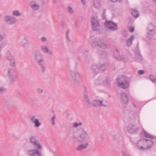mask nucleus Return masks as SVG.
Masks as SVG:
<instances>
[{
    "mask_svg": "<svg viewBox=\"0 0 156 156\" xmlns=\"http://www.w3.org/2000/svg\"><path fill=\"white\" fill-rule=\"evenodd\" d=\"M105 26L109 30L114 31L118 29L117 24L112 21H108L105 23Z\"/></svg>",
    "mask_w": 156,
    "mask_h": 156,
    "instance_id": "7",
    "label": "nucleus"
},
{
    "mask_svg": "<svg viewBox=\"0 0 156 156\" xmlns=\"http://www.w3.org/2000/svg\"><path fill=\"white\" fill-rule=\"evenodd\" d=\"M4 20L8 23L10 25L15 23L17 21L16 19L14 17L9 16H5Z\"/></svg>",
    "mask_w": 156,
    "mask_h": 156,
    "instance_id": "14",
    "label": "nucleus"
},
{
    "mask_svg": "<svg viewBox=\"0 0 156 156\" xmlns=\"http://www.w3.org/2000/svg\"><path fill=\"white\" fill-rule=\"evenodd\" d=\"M81 2L83 4V5H85L86 2L85 0H81Z\"/></svg>",
    "mask_w": 156,
    "mask_h": 156,
    "instance_id": "53",
    "label": "nucleus"
},
{
    "mask_svg": "<svg viewBox=\"0 0 156 156\" xmlns=\"http://www.w3.org/2000/svg\"><path fill=\"white\" fill-rule=\"evenodd\" d=\"M116 50L117 53V54H118V55H119V50L118 49L116 48Z\"/></svg>",
    "mask_w": 156,
    "mask_h": 156,
    "instance_id": "57",
    "label": "nucleus"
},
{
    "mask_svg": "<svg viewBox=\"0 0 156 156\" xmlns=\"http://www.w3.org/2000/svg\"><path fill=\"white\" fill-rule=\"evenodd\" d=\"M112 2H116L118 1H119V2H122L123 0H110Z\"/></svg>",
    "mask_w": 156,
    "mask_h": 156,
    "instance_id": "50",
    "label": "nucleus"
},
{
    "mask_svg": "<svg viewBox=\"0 0 156 156\" xmlns=\"http://www.w3.org/2000/svg\"><path fill=\"white\" fill-rule=\"evenodd\" d=\"M30 5L31 8L33 10H37L40 7V6L38 4H36L34 1H33L30 2Z\"/></svg>",
    "mask_w": 156,
    "mask_h": 156,
    "instance_id": "20",
    "label": "nucleus"
},
{
    "mask_svg": "<svg viewBox=\"0 0 156 156\" xmlns=\"http://www.w3.org/2000/svg\"><path fill=\"white\" fill-rule=\"evenodd\" d=\"M4 38V37L3 36L0 34V41H2Z\"/></svg>",
    "mask_w": 156,
    "mask_h": 156,
    "instance_id": "52",
    "label": "nucleus"
},
{
    "mask_svg": "<svg viewBox=\"0 0 156 156\" xmlns=\"http://www.w3.org/2000/svg\"><path fill=\"white\" fill-rule=\"evenodd\" d=\"M138 73L140 75H144L145 74V71L144 70H140L138 71Z\"/></svg>",
    "mask_w": 156,
    "mask_h": 156,
    "instance_id": "40",
    "label": "nucleus"
},
{
    "mask_svg": "<svg viewBox=\"0 0 156 156\" xmlns=\"http://www.w3.org/2000/svg\"><path fill=\"white\" fill-rule=\"evenodd\" d=\"M148 30L147 37L148 39H151L153 37L155 33V27L152 23L149 24L148 27L147 28Z\"/></svg>",
    "mask_w": 156,
    "mask_h": 156,
    "instance_id": "8",
    "label": "nucleus"
},
{
    "mask_svg": "<svg viewBox=\"0 0 156 156\" xmlns=\"http://www.w3.org/2000/svg\"><path fill=\"white\" fill-rule=\"evenodd\" d=\"M30 142L35 147H36L37 149H41L42 146L39 141L36 139L34 136H32L30 138Z\"/></svg>",
    "mask_w": 156,
    "mask_h": 156,
    "instance_id": "9",
    "label": "nucleus"
},
{
    "mask_svg": "<svg viewBox=\"0 0 156 156\" xmlns=\"http://www.w3.org/2000/svg\"><path fill=\"white\" fill-rule=\"evenodd\" d=\"M61 26H62V28H64L65 27V23L64 22V21H61Z\"/></svg>",
    "mask_w": 156,
    "mask_h": 156,
    "instance_id": "48",
    "label": "nucleus"
},
{
    "mask_svg": "<svg viewBox=\"0 0 156 156\" xmlns=\"http://www.w3.org/2000/svg\"><path fill=\"white\" fill-rule=\"evenodd\" d=\"M134 38V36L132 35L130 38L127 40V45L128 47L130 46L132 44Z\"/></svg>",
    "mask_w": 156,
    "mask_h": 156,
    "instance_id": "24",
    "label": "nucleus"
},
{
    "mask_svg": "<svg viewBox=\"0 0 156 156\" xmlns=\"http://www.w3.org/2000/svg\"><path fill=\"white\" fill-rule=\"evenodd\" d=\"M112 68L113 69V70H114L115 69V66L112 64Z\"/></svg>",
    "mask_w": 156,
    "mask_h": 156,
    "instance_id": "59",
    "label": "nucleus"
},
{
    "mask_svg": "<svg viewBox=\"0 0 156 156\" xmlns=\"http://www.w3.org/2000/svg\"><path fill=\"white\" fill-rule=\"evenodd\" d=\"M37 91L39 93H42L43 92V90L41 88H38L37 89Z\"/></svg>",
    "mask_w": 156,
    "mask_h": 156,
    "instance_id": "46",
    "label": "nucleus"
},
{
    "mask_svg": "<svg viewBox=\"0 0 156 156\" xmlns=\"http://www.w3.org/2000/svg\"><path fill=\"white\" fill-rule=\"evenodd\" d=\"M35 116L32 117L30 119V120L32 123L34 124L35 127H38L41 125V123L39 122L38 119H35Z\"/></svg>",
    "mask_w": 156,
    "mask_h": 156,
    "instance_id": "18",
    "label": "nucleus"
},
{
    "mask_svg": "<svg viewBox=\"0 0 156 156\" xmlns=\"http://www.w3.org/2000/svg\"><path fill=\"white\" fill-rule=\"evenodd\" d=\"M138 127L136 125L132 124L129 125L127 127L128 131L131 133H136L138 131Z\"/></svg>",
    "mask_w": 156,
    "mask_h": 156,
    "instance_id": "13",
    "label": "nucleus"
},
{
    "mask_svg": "<svg viewBox=\"0 0 156 156\" xmlns=\"http://www.w3.org/2000/svg\"><path fill=\"white\" fill-rule=\"evenodd\" d=\"M41 49L44 52L46 53L48 52V49L46 46H41Z\"/></svg>",
    "mask_w": 156,
    "mask_h": 156,
    "instance_id": "34",
    "label": "nucleus"
},
{
    "mask_svg": "<svg viewBox=\"0 0 156 156\" xmlns=\"http://www.w3.org/2000/svg\"><path fill=\"white\" fill-rule=\"evenodd\" d=\"M79 18L81 20V21H82L83 20V18L82 17V16H80L79 17Z\"/></svg>",
    "mask_w": 156,
    "mask_h": 156,
    "instance_id": "61",
    "label": "nucleus"
},
{
    "mask_svg": "<svg viewBox=\"0 0 156 156\" xmlns=\"http://www.w3.org/2000/svg\"><path fill=\"white\" fill-rule=\"evenodd\" d=\"M78 126V123L77 122H75L73 123V128H75L77 127Z\"/></svg>",
    "mask_w": 156,
    "mask_h": 156,
    "instance_id": "45",
    "label": "nucleus"
},
{
    "mask_svg": "<svg viewBox=\"0 0 156 156\" xmlns=\"http://www.w3.org/2000/svg\"><path fill=\"white\" fill-rule=\"evenodd\" d=\"M77 59L79 61L81 62V59L80 57H78Z\"/></svg>",
    "mask_w": 156,
    "mask_h": 156,
    "instance_id": "60",
    "label": "nucleus"
},
{
    "mask_svg": "<svg viewBox=\"0 0 156 156\" xmlns=\"http://www.w3.org/2000/svg\"><path fill=\"white\" fill-rule=\"evenodd\" d=\"M101 77H99L98 79L95 81V83L97 85L100 84L102 82Z\"/></svg>",
    "mask_w": 156,
    "mask_h": 156,
    "instance_id": "33",
    "label": "nucleus"
},
{
    "mask_svg": "<svg viewBox=\"0 0 156 156\" xmlns=\"http://www.w3.org/2000/svg\"><path fill=\"white\" fill-rule=\"evenodd\" d=\"M117 82L119 87L122 89H126L129 87V82L128 81L126 78L124 76L118 77Z\"/></svg>",
    "mask_w": 156,
    "mask_h": 156,
    "instance_id": "4",
    "label": "nucleus"
},
{
    "mask_svg": "<svg viewBox=\"0 0 156 156\" xmlns=\"http://www.w3.org/2000/svg\"><path fill=\"white\" fill-rule=\"evenodd\" d=\"M105 14H102V16L103 19H105Z\"/></svg>",
    "mask_w": 156,
    "mask_h": 156,
    "instance_id": "54",
    "label": "nucleus"
},
{
    "mask_svg": "<svg viewBox=\"0 0 156 156\" xmlns=\"http://www.w3.org/2000/svg\"><path fill=\"white\" fill-rule=\"evenodd\" d=\"M97 46L100 48L103 49H108L109 48V45L105 43L104 40L101 39H99L97 42Z\"/></svg>",
    "mask_w": 156,
    "mask_h": 156,
    "instance_id": "12",
    "label": "nucleus"
},
{
    "mask_svg": "<svg viewBox=\"0 0 156 156\" xmlns=\"http://www.w3.org/2000/svg\"><path fill=\"white\" fill-rule=\"evenodd\" d=\"M100 55L102 57H105L108 55L107 53L105 51H101L100 53Z\"/></svg>",
    "mask_w": 156,
    "mask_h": 156,
    "instance_id": "35",
    "label": "nucleus"
},
{
    "mask_svg": "<svg viewBox=\"0 0 156 156\" xmlns=\"http://www.w3.org/2000/svg\"><path fill=\"white\" fill-rule=\"evenodd\" d=\"M92 104L94 107H97L101 106L100 100H94L92 102Z\"/></svg>",
    "mask_w": 156,
    "mask_h": 156,
    "instance_id": "27",
    "label": "nucleus"
},
{
    "mask_svg": "<svg viewBox=\"0 0 156 156\" xmlns=\"http://www.w3.org/2000/svg\"><path fill=\"white\" fill-rule=\"evenodd\" d=\"M75 27H77V22H75Z\"/></svg>",
    "mask_w": 156,
    "mask_h": 156,
    "instance_id": "64",
    "label": "nucleus"
},
{
    "mask_svg": "<svg viewBox=\"0 0 156 156\" xmlns=\"http://www.w3.org/2000/svg\"><path fill=\"white\" fill-rule=\"evenodd\" d=\"M135 61L137 62H140L143 59V58L141 56L139 52H137L135 53Z\"/></svg>",
    "mask_w": 156,
    "mask_h": 156,
    "instance_id": "21",
    "label": "nucleus"
},
{
    "mask_svg": "<svg viewBox=\"0 0 156 156\" xmlns=\"http://www.w3.org/2000/svg\"><path fill=\"white\" fill-rule=\"evenodd\" d=\"M90 38L91 46L94 47H95L96 45L97 39L93 37H90Z\"/></svg>",
    "mask_w": 156,
    "mask_h": 156,
    "instance_id": "25",
    "label": "nucleus"
},
{
    "mask_svg": "<svg viewBox=\"0 0 156 156\" xmlns=\"http://www.w3.org/2000/svg\"><path fill=\"white\" fill-rule=\"evenodd\" d=\"M23 43V44H24L27 43L28 42V38L25 36L24 39L23 41L22 42Z\"/></svg>",
    "mask_w": 156,
    "mask_h": 156,
    "instance_id": "38",
    "label": "nucleus"
},
{
    "mask_svg": "<svg viewBox=\"0 0 156 156\" xmlns=\"http://www.w3.org/2000/svg\"><path fill=\"white\" fill-rule=\"evenodd\" d=\"M55 115L54 116H53L52 118H51V120L52 122V124L53 125H54L55 124Z\"/></svg>",
    "mask_w": 156,
    "mask_h": 156,
    "instance_id": "41",
    "label": "nucleus"
},
{
    "mask_svg": "<svg viewBox=\"0 0 156 156\" xmlns=\"http://www.w3.org/2000/svg\"><path fill=\"white\" fill-rule=\"evenodd\" d=\"M69 30H68L67 31V32H66V35L69 36Z\"/></svg>",
    "mask_w": 156,
    "mask_h": 156,
    "instance_id": "56",
    "label": "nucleus"
},
{
    "mask_svg": "<svg viewBox=\"0 0 156 156\" xmlns=\"http://www.w3.org/2000/svg\"><path fill=\"white\" fill-rule=\"evenodd\" d=\"M129 31L130 32H133L134 31V27H130L129 28Z\"/></svg>",
    "mask_w": 156,
    "mask_h": 156,
    "instance_id": "43",
    "label": "nucleus"
},
{
    "mask_svg": "<svg viewBox=\"0 0 156 156\" xmlns=\"http://www.w3.org/2000/svg\"><path fill=\"white\" fill-rule=\"evenodd\" d=\"M129 96L127 94L125 93H122L121 95V99L122 102L126 104L129 101Z\"/></svg>",
    "mask_w": 156,
    "mask_h": 156,
    "instance_id": "16",
    "label": "nucleus"
},
{
    "mask_svg": "<svg viewBox=\"0 0 156 156\" xmlns=\"http://www.w3.org/2000/svg\"><path fill=\"white\" fill-rule=\"evenodd\" d=\"M78 52H82L83 54L86 57H87L89 54V51L87 49H84L83 47H80L77 49Z\"/></svg>",
    "mask_w": 156,
    "mask_h": 156,
    "instance_id": "19",
    "label": "nucleus"
},
{
    "mask_svg": "<svg viewBox=\"0 0 156 156\" xmlns=\"http://www.w3.org/2000/svg\"><path fill=\"white\" fill-rule=\"evenodd\" d=\"M13 14L14 16H19L21 15V13L19 12V11L18 10L13 11Z\"/></svg>",
    "mask_w": 156,
    "mask_h": 156,
    "instance_id": "36",
    "label": "nucleus"
},
{
    "mask_svg": "<svg viewBox=\"0 0 156 156\" xmlns=\"http://www.w3.org/2000/svg\"><path fill=\"white\" fill-rule=\"evenodd\" d=\"M5 90L6 89L3 87H2L0 88V93H4L5 92Z\"/></svg>",
    "mask_w": 156,
    "mask_h": 156,
    "instance_id": "42",
    "label": "nucleus"
},
{
    "mask_svg": "<svg viewBox=\"0 0 156 156\" xmlns=\"http://www.w3.org/2000/svg\"><path fill=\"white\" fill-rule=\"evenodd\" d=\"M66 40L69 43V42H71V40L69 37V36L66 35Z\"/></svg>",
    "mask_w": 156,
    "mask_h": 156,
    "instance_id": "49",
    "label": "nucleus"
},
{
    "mask_svg": "<svg viewBox=\"0 0 156 156\" xmlns=\"http://www.w3.org/2000/svg\"><path fill=\"white\" fill-rule=\"evenodd\" d=\"M154 142L152 140L143 139L139 140L137 144V148L142 151H145L152 147Z\"/></svg>",
    "mask_w": 156,
    "mask_h": 156,
    "instance_id": "1",
    "label": "nucleus"
},
{
    "mask_svg": "<svg viewBox=\"0 0 156 156\" xmlns=\"http://www.w3.org/2000/svg\"><path fill=\"white\" fill-rule=\"evenodd\" d=\"M105 13H106V10L104 9V10L103 11L102 14H105Z\"/></svg>",
    "mask_w": 156,
    "mask_h": 156,
    "instance_id": "58",
    "label": "nucleus"
},
{
    "mask_svg": "<svg viewBox=\"0 0 156 156\" xmlns=\"http://www.w3.org/2000/svg\"><path fill=\"white\" fill-rule=\"evenodd\" d=\"M101 106L106 107L108 105V102L105 100H100Z\"/></svg>",
    "mask_w": 156,
    "mask_h": 156,
    "instance_id": "31",
    "label": "nucleus"
},
{
    "mask_svg": "<svg viewBox=\"0 0 156 156\" xmlns=\"http://www.w3.org/2000/svg\"><path fill=\"white\" fill-rule=\"evenodd\" d=\"M41 40L44 42H45L47 41V38L45 37H41Z\"/></svg>",
    "mask_w": 156,
    "mask_h": 156,
    "instance_id": "51",
    "label": "nucleus"
},
{
    "mask_svg": "<svg viewBox=\"0 0 156 156\" xmlns=\"http://www.w3.org/2000/svg\"><path fill=\"white\" fill-rule=\"evenodd\" d=\"M38 150L37 149L29 151L28 152L29 155L30 156H42Z\"/></svg>",
    "mask_w": 156,
    "mask_h": 156,
    "instance_id": "17",
    "label": "nucleus"
},
{
    "mask_svg": "<svg viewBox=\"0 0 156 156\" xmlns=\"http://www.w3.org/2000/svg\"><path fill=\"white\" fill-rule=\"evenodd\" d=\"M12 137L15 140H17L19 139V138L17 136H16L14 134H12Z\"/></svg>",
    "mask_w": 156,
    "mask_h": 156,
    "instance_id": "47",
    "label": "nucleus"
},
{
    "mask_svg": "<svg viewBox=\"0 0 156 156\" xmlns=\"http://www.w3.org/2000/svg\"><path fill=\"white\" fill-rule=\"evenodd\" d=\"M132 105L135 107V108L136 107V105H135L134 103H132Z\"/></svg>",
    "mask_w": 156,
    "mask_h": 156,
    "instance_id": "63",
    "label": "nucleus"
},
{
    "mask_svg": "<svg viewBox=\"0 0 156 156\" xmlns=\"http://www.w3.org/2000/svg\"><path fill=\"white\" fill-rule=\"evenodd\" d=\"M131 14L135 18L138 17L139 16L138 11L135 9L131 10Z\"/></svg>",
    "mask_w": 156,
    "mask_h": 156,
    "instance_id": "26",
    "label": "nucleus"
},
{
    "mask_svg": "<svg viewBox=\"0 0 156 156\" xmlns=\"http://www.w3.org/2000/svg\"><path fill=\"white\" fill-rule=\"evenodd\" d=\"M70 73L74 86L75 87H78L80 85V82L77 78L81 77L80 74L78 72L73 70H70Z\"/></svg>",
    "mask_w": 156,
    "mask_h": 156,
    "instance_id": "5",
    "label": "nucleus"
},
{
    "mask_svg": "<svg viewBox=\"0 0 156 156\" xmlns=\"http://www.w3.org/2000/svg\"><path fill=\"white\" fill-rule=\"evenodd\" d=\"M78 126H81L82 125V123L81 122H79V123H78Z\"/></svg>",
    "mask_w": 156,
    "mask_h": 156,
    "instance_id": "55",
    "label": "nucleus"
},
{
    "mask_svg": "<svg viewBox=\"0 0 156 156\" xmlns=\"http://www.w3.org/2000/svg\"><path fill=\"white\" fill-rule=\"evenodd\" d=\"M149 77L150 80L152 82L154 83H156V79L153 75L151 74L150 75Z\"/></svg>",
    "mask_w": 156,
    "mask_h": 156,
    "instance_id": "37",
    "label": "nucleus"
},
{
    "mask_svg": "<svg viewBox=\"0 0 156 156\" xmlns=\"http://www.w3.org/2000/svg\"><path fill=\"white\" fill-rule=\"evenodd\" d=\"M143 132L144 135L145 137L149 138L151 139L154 138V137L150 135L149 133L146 132L145 130H143Z\"/></svg>",
    "mask_w": 156,
    "mask_h": 156,
    "instance_id": "30",
    "label": "nucleus"
},
{
    "mask_svg": "<svg viewBox=\"0 0 156 156\" xmlns=\"http://www.w3.org/2000/svg\"><path fill=\"white\" fill-rule=\"evenodd\" d=\"M6 57L7 59L9 61L14 58L13 56L11 54L10 52L8 51L6 53Z\"/></svg>",
    "mask_w": 156,
    "mask_h": 156,
    "instance_id": "29",
    "label": "nucleus"
},
{
    "mask_svg": "<svg viewBox=\"0 0 156 156\" xmlns=\"http://www.w3.org/2000/svg\"><path fill=\"white\" fill-rule=\"evenodd\" d=\"M15 69L14 68H11L8 69L7 76L9 83L12 84L17 80V76L15 75Z\"/></svg>",
    "mask_w": 156,
    "mask_h": 156,
    "instance_id": "3",
    "label": "nucleus"
},
{
    "mask_svg": "<svg viewBox=\"0 0 156 156\" xmlns=\"http://www.w3.org/2000/svg\"><path fill=\"white\" fill-rule=\"evenodd\" d=\"M115 58L119 60H121L124 62H127L124 56L123 55H119V56H115Z\"/></svg>",
    "mask_w": 156,
    "mask_h": 156,
    "instance_id": "28",
    "label": "nucleus"
},
{
    "mask_svg": "<svg viewBox=\"0 0 156 156\" xmlns=\"http://www.w3.org/2000/svg\"><path fill=\"white\" fill-rule=\"evenodd\" d=\"M87 136V133L83 129L80 131L79 136L76 138L77 140L80 142H83Z\"/></svg>",
    "mask_w": 156,
    "mask_h": 156,
    "instance_id": "10",
    "label": "nucleus"
},
{
    "mask_svg": "<svg viewBox=\"0 0 156 156\" xmlns=\"http://www.w3.org/2000/svg\"><path fill=\"white\" fill-rule=\"evenodd\" d=\"M57 2V0H53V3H56Z\"/></svg>",
    "mask_w": 156,
    "mask_h": 156,
    "instance_id": "62",
    "label": "nucleus"
},
{
    "mask_svg": "<svg viewBox=\"0 0 156 156\" xmlns=\"http://www.w3.org/2000/svg\"><path fill=\"white\" fill-rule=\"evenodd\" d=\"M34 59L35 62L39 66L43 73L45 72L46 69L44 64V59L41 55L39 52H37L34 55Z\"/></svg>",
    "mask_w": 156,
    "mask_h": 156,
    "instance_id": "2",
    "label": "nucleus"
},
{
    "mask_svg": "<svg viewBox=\"0 0 156 156\" xmlns=\"http://www.w3.org/2000/svg\"><path fill=\"white\" fill-rule=\"evenodd\" d=\"M93 5L96 8H99L101 6V0H94Z\"/></svg>",
    "mask_w": 156,
    "mask_h": 156,
    "instance_id": "23",
    "label": "nucleus"
},
{
    "mask_svg": "<svg viewBox=\"0 0 156 156\" xmlns=\"http://www.w3.org/2000/svg\"><path fill=\"white\" fill-rule=\"evenodd\" d=\"M10 62V65L12 67H15L16 66V62L15 58H13L9 60Z\"/></svg>",
    "mask_w": 156,
    "mask_h": 156,
    "instance_id": "32",
    "label": "nucleus"
},
{
    "mask_svg": "<svg viewBox=\"0 0 156 156\" xmlns=\"http://www.w3.org/2000/svg\"><path fill=\"white\" fill-rule=\"evenodd\" d=\"M122 153L124 156H131L130 155L124 151H122Z\"/></svg>",
    "mask_w": 156,
    "mask_h": 156,
    "instance_id": "39",
    "label": "nucleus"
},
{
    "mask_svg": "<svg viewBox=\"0 0 156 156\" xmlns=\"http://www.w3.org/2000/svg\"><path fill=\"white\" fill-rule=\"evenodd\" d=\"M68 11L70 13H73V11L72 9V8L71 7L69 6H68Z\"/></svg>",
    "mask_w": 156,
    "mask_h": 156,
    "instance_id": "44",
    "label": "nucleus"
},
{
    "mask_svg": "<svg viewBox=\"0 0 156 156\" xmlns=\"http://www.w3.org/2000/svg\"><path fill=\"white\" fill-rule=\"evenodd\" d=\"M88 145L89 144L87 142L85 144H81L77 146L76 149L78 151H80L83 149H86Z\"/></svg>",
    "mask_w": 156,
    "mask_h": 156,
    "instance_id": "22",
    "label": "nucleus"
},
{
    "mask_svg": "<svg viewBox=\"0 0 156 156\" xmlns=\"http://www.w3.org/2000/svg\"><path fill=\"white\" fill-rule=\"evenodd\" d=\"M106 69V64H103L101 65L100 67L95 65H93L91 67V72L94 75H95L98 74L99 70L102 71H105Z\"/></svg>",
    "mask_w": 156,
    "mask_h": 156,
    "instance_id": "6",
    "label": "nucleus"
},
{
    "mask_svg": "<svg viewBox=\"0 0 156 156\" xmlns=\"http://www.w3.org/2000/svg\"><path fill=\"white\" fill-rule=\"evenodd\" d=\"M83 95L84 100L86 102L87 105L89 107H91V104L89 101L88 92L87 90V88L86 87H84V88Z\"/></svg>",
    "mask_w": 156,
    "mask_h": 156,
    "instance_id": "15",
    "label": "nucleus"
},
{
    "mask_svg": "<svg viewBox=\"0 0 156 156\" xmlns=\"http://www.w3.org/2000/svg\"><path fill=\"white\" fill-rule=\"evenodd\" d=\"M91 23L92 28L94 30H98L100 29V25L98 20L93 17L91 20Z\"/></svg>",
    "mask_w": 156,
    "mask_h": 156,
    "instance_id": "11",
    "label": "nucleus"
}]
</instances>
